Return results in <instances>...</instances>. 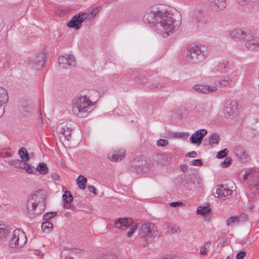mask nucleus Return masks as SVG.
Returning <instances> with one entry per match:
<instances>
[{
	"label": "nucleus",
	"instance_id": "obj_1",
	"mask_svg": "<svg viewBox=\"0 0 259 259\" xmlns=\"http://www.w3.org/2000/svg\"><path fill=\"white\" fill-rule=\"evenodd\" d=\"M146 19L149 23H155L156 29L160 33L166 37L178 28L179 24L171 17L169 13H163L162 11H154L149 10L146 15Z\"/></svg>",
	"mask_w": 259,
	"mask_h": 259
},
{
	"label": "nucleus",
	"instance_id": "obj_2",
	"mask_svg": "<svg viewBox=\"0 0 259 259\" xmlns=\"http://www.w3.org/2000/svg\"><path fill=\"white\" fill-rule=\"evenodd\" d=\"M46 199L42 195L33 194L28 198L27 202V210L29 215L41 213L46 207Z\"/></svg>",
	"mask_w": 259,
	"mask_h": 259
},
{
	"label": "nucleus",
	"instance_id": "obj_3",
	"mask_svg": "<svg viewBox=\"0 0 259 259\" xmlns=\"http://www.w3.org/2000/svg\"><path fill=\"white\" fill-rule=\"evenodd\" d=\"M92 103L87 96H77L73 99V112L79 117H85Z\"/></svg>",
	"mask_w": 259,
	"mask_h": 259
},
{
	"label": "nucleus",
	"instance_id": "obj_4",
	"mask_svg": "<svg viewBox=\"0 0 259 259\" xmlns=\"http://www.w3.org/2000/svg\"><path fill=\"white\" fill-rule=\"evenodd\" d=\"M157 228L155 224L150 222L142 225L139 230V235L145 241L157 235Z\"/></svg>",
	"mask_w": 259,
	"mask_h": 259
},
{
	"label": "nucleus",
	"instance_id": "obj_5",
	"mask_svg": "<svg viewBox=\"0 0 259 259\" xmlns=\"http://www.w3.org/2000/svg\"><path fill=\"white\" fill-rule=\"evenodd\" d=\"M27 241V237L24 231L20 229H15L13 236L9 241L11 247L21 248L24 246Z\"/></svg>",
	"mask_w": 259,
	"mask_h": 259
},
{
	"label": "nucleus",
	"instance_id": "obj_6",
	"mask_svg": "<svg viewBox=\"0 0 259 259\" xmlns=\"http://www.w3.org/2000/svg\"><path fill=\"white\" fill-rule=\"evenodd\" d=\"M187 56L190 61L194 63H200L205 58L199 46L191 47L188 50Z\"/></svg>",
	"mask_w": 259,
	"mask_h": 259
},
{
	"label": "nucleus",
	"instance_id": "obj_7",
	"mask_svg": "<svg viewBox=\"0 0 259 259\" xmlns=\"http://www.w3.org/2000/svg\"><path fill=\"white\" fill-rule=\"evenodd\" d=\"M88 17V14L86 13H79L74 15L72 18L67 23V26L68 27L74 28L79 29L82 22Z\"/></svg>",
	"mask_w": 259,
	"mask_h": 259
},
{
	"label": "nucleus",
	"instance_id": "obj_8",
	"mask_svg": "<svg viewBox=\"0 0 259 259\" xmlns=\"http://www.w3.org/2000/svg\"><path fill=\"white\" fill-rule=\"evenodd\" d=\"M244 180H250V185L254 186L256 189H259V171L253 168L246 170L244 175Z\"/></svg>",
	"mask_w": 259,
	"mask_h": 259
},
{
	"label": "nucleus",
	"instance_id": "obj_9",
	"mask_svg": "<svg viewBox=\"0 0 259 259\" xmlns=\"http://www.w3.org/2000/svg\"><path fill=\"white\" fill-rule=\"evenodd\" d=\"M58 62L60 67L63 69L74 67L76 65L75 58L72 55L59 57Z\"/></svg>",
	"mask_w": 259,
	"mask_h": 259
},
{
	"label": "nucleus",
	"instance_id": "obj_10",
	"mask_svg": "<svg viewBox=\"0 0 259 259\" xmlns=\"http://www.w3.org/2000/svg\"><path fill=\"white\" fill-rule=\"evenodd\" d=\"M238 104L235 100H228L224 104V112L229 115L236 116L238 112Z\"/></svg>",
	"mask_w": 259,
	"mask_h": 259
},
{
	"label": "nucleus",
	"instance_id": "obj_11",
	"mask_svg": "<svg viewBox=\"0 0 259 259\" xmlns=\"http://www.w3.org/2000/svg\"><path fill=\"white\" fill-rule=\"evenodd\" d=\"M44 64L45 58L42 54H38L32 57L28 62L30 67L36 68V69L42 68Z\"/></svg>",
	"mask_w": 259,
	"mask_h": 259
},
{
	"label": "nucleus",
	"instance_id": "obj_12",
	"mask_svg": "<svg viewBox=\"0 0 259 259\" xmlns=\"http://www.w3.org/2000/svg\"><path fill=\"white\" fill-rule=\"evenodd\" d=\"M57 131L60 135L61 140H69L71 136V130L68 125L64 123H60L57 126Z\"/></svg>",
	"mask_w": 259,
	"mask_h": 259
},
{
	"label": "nucleus",
	"instance_id": "obj_13",
	"mask_svg": "<svg viewBox=\"0 0 259 259\" xmlns=\"http://www.w3.org/2000/svg\"><path fill=\"white\" fill-rule=\"evenodd\" d=\"M207 133V132L205 129H201L197 131L190 137V141L191 143L198 145H200Z\"/></svg>",
	"mask_w": 259,
	"mask_h": 259
},
{
	"label": "nucleus",
	"instance_id": "obj_14",
	"mask_svg": "<svg viewBox=\"0 0 259 259\" xmlns=\"http://www.w3.org/2000/svg\"><path fill=\"white\" fill-rule=\"evenodd\" d=\"M232 192L231 189L225 187L223 185H218L216 187L215 193L217 195L216 197L222 200L228 199Z\"/></svg>",
	"mask_w": 259,
	"mask_h": 259
},
{
	"label": "nucleus",
	"instance_id": "obj_15",
	"mask_svg": "<svg viewBox=\"0 0 259 259\" xmlns=\"http://www.w3.org/2000/svg\"><path fill=\"white\" fill-rule=\"evenodd\" d=\"M245 45L249 51H257L259 50V38L254 37L249 35L246 40Z\"/></svg>",
	"mask_w": 259,
	"mask_h": 259
},
{
	"label": "nucleus",
	"instance_id": "obj_16",
	"mask_svg": "<svg viewBox=\"0 0 259 259\" xmlns=\"http://www.w3.org/2000/svg\"><path fill=\"white\" fill-rule=\"evenodd\" d=\"M249 35V34L247 33L242 29H234L230 33V36L232 39H235L238 40H246Z\"/></svg>",
	"mask_w": 259,
	"mask_h": 259
},
{
	"label": "nucleus",
	"instance_id": "obj_17",
	"mask_svg": "<svg viewBox=\"0 0 259 259\" xmlns=\"http://www.w3.org/2000/svg\"><path fill=\"white\" fill-rule=\"evenodd\" d=\"M209 7L214 12L222 11L226 7V0H209Z\"/></svg>",
	"mask_w": 259,
	"mask_h": 259
},
{
	"label": "nucleus",
	"instance_id": "obj_18",
	"mask_svg": "<svg viewBox=\"0 0 259 259\" xmlns=\"http://www.w3.org/2000/svg\"><path fill=\"white\" fill-rule=\"evenodd\" d=\"M134 221L130 218H119L115 221L114 227L116 228L122 229L124 227L127 228L132 226Z\"/></svg>",
	"mask_w": 259,
	"mask_h": 259
},
{
	"label": "nucleus",
	"instance_id": "obj_19",
	"mask_svg": "<svg viewBox=\"0 0 259 259\" xmlns=\"http://www.w3.org/2000/svg\"><path fill=\"white\" fill-rule=\"evenodd\" d=\"M193 89L199 93L203 94L214 93L217 91V88L214 86L202 84L194 85Z\"/></svg>",
	"mask_w": 259,
	"mask_h": 259
},
{
	"label": "nucleus",
	"instance_id": "obj_20",
	"mask_svg": "<svg viewBox=\"0 0 259 259\" xmlns=\"http://www.w3.org/2000/svg\"><path fill=\"white\" fill-rule=\"evenodd\" d=\"M125 156V151L123 149L119 150L113 151L110 152L108 157V158L112 161L116 162L120 161L124 158Z\"/></svg>",
	"mask_w": 259,
	"mask_h": 259
},
{
	"label": "nucleus",
	"instance_id": "obj_21",
	"mask_svg": "<svg viewBox=\"0 0 259 259\" xmlns=\"http://www.w3.org/2000/svg\"><path fill=\"white\" fill-rule=\"evenodd\" d=\"M9 99L8 94L7 90L0 87V108L2 111L0 112V117H2L4 112V108L3 107V104L6 103Z\"/></svg>",
	"mask_w": 259,
	"mask_h": 259
},
{
	"label": "nucleus",
	"instance_id": "obj_22",
	"mask_svg": "<svg viewBox=\"0 0 259 259\" xmlns=\"http://www.w3.org/2000/svg\"><path fill=\"white\" fill-rule=\"evenodd\" d=\"M11 231L9 227L3 222L0 221V239H5L8 237Z\"/></svg>",
	"mask_w": 259,
	"mask_h": 259
},
{
	"label": "nucleus",
	"instance_id": "obj_23",
	"mask_svg": "<svg viewBox=\"0 0 259 259\" xmlns=\"http://www.w3.org/2000/svg\"><path fill=\"white\" fill-rule=\"evenodd\" d=\"M64 202V207L65 208L69 209L70 208V202L73 199V196L69 191H66L62 196Z\"/></svg>",
	"mask_w": 259,
	"mask_h": 259
},
{
	"label": "nucleus",
	"instance_id": "obj_24",
	"mask_svg": "<svg viewBox=\"0 0 259 259\" xmlns=\"http://www.w3.org/2000/svg\"><path fill=\"white\" fill-rule=\"evenodd\" d=\"M234 152L236 156L239 159H244L247 158V154L246 153L244 148L241 146H238L235 148Z\"/></svg>",
	"mask_w": 259,
	"mask_h": 259
},
{
	"label": "nucleus",
	"instance_id": "obj_25",
	"mask_svg": "<svg viewBox=\"0 0 259 259\" xmlns=\"http://www.w3.org/2000/svg\"><path fill=\"white\" fill-rule=\"evenodd\" d=\"M18 153L23 161H28L29 160L30 157L26 148H21L18 151Z\"/></svg>",
	"mask_w": 259,
	"mask_h": 259
},
{
	"label": "nucleus",
	"instance_id": "obj_26",
	"mask_svg": "<svg viewBox=\"0 0 259 259\" xmlns=\"http://www.w3.org/2000/svg\"><path fill=\"white\" fill-rule=\"evenodd\" d=\"M22 160L16 159L15 160H10L9 162L10 165L15 166L16 168L23 169L25 165L26 164L25 162Z\"/></svg>",
	"mask_w": 259,
	"mask_h": 259
},
{
	"label": "nucleus",
	"instance_id": "obj_27",
	"mask_svg": "<svg viewBox=\"0 0 259 259\" xmlns=\"http://www.w3.org/2000/svg\"><path fill=\"white\" fill-rule=\"evenodd\" d=\"M229 62L227 60H223L220 62L217 70L221 73H225L227 71L228 67Z\"/></svg>",
	"mask_w": 259,
	"mask_h": 259
},
{
	"label": "nucleus",
	"instance_id": "obj_28",
	"mask_svg": "<svg viewBox=\"0 0 259 259\" xmlns=\"http://www.w3.org/2000/svg\"><path fill=\"white\" fill-rule=\"evenodd\" d=\"M87 182V178L82 175H79L76 180V183L79 188L82 190L85 188Z\"/></svg>",
	"mask_w": 259,
	"mask_h": 259
},
{
	"label": "nucleus",
	"instance_id": "obj_29",
	"mask_svg": "<svg viewBox=\"0 0 259 259\" xmlns=\"http://www.w3.org/2000/svg\"><path fill=\"white\" fill-rule=\"evenodd\" d=\"M36 170L42 175L47 174L49 171L47 165L46 163L44 162L39 163L36 168Z\"/></svg>",
	"mask_w": 259,
	"mask_h": 259
},
{
	"label": "nucleus",
	"instance_id": "obj_30",
	"mask_svg": "<svg viewBox=\"0 0 259 259\" xmlns=\"http://www.w3.org/2000/svg\"><path fill=\"white\" fill-rule=\"evenodd\" d=\"M220 141L219 136L217 133H213L209 137V144L210 145H213L214 144H218Z\"/></svg>",
	"mask_w": 259,
	"mask_h": 259
},
{
	"label": "nucleus",
	"instance_id": "obj_31",
	"mask_svg": "<svg viewBox=\"0 0 259 259\" xmlns=\"http://www.w3.org/2000/svg\"><path fill=\"white\" fill-rule=\"evenodd\" d=\"M210 209L207 206H198L197 209V213L198 214H205L208 213Z\"/></svg>",
	"mask_w": 259,
	"mask_h": 259
},
{
	"label": "nucleus",
	"instance_id": "obj_32",
	"mask_svg": "<svg viewBox=\"0 0 259 259\" xmlns=\"http://www.w3.org/2000/svg\"><path fill=\"white\" fill-rule=\"evenodd\" d=\"M53 227V224L50 222H45L41 224V228L44 232H49Z\"/></svg>",
	"mask_w": 259,
	"mask_h": 259
},
{
	"label": "nucleus",
	"instance_id": "obj_33",
	"mask_svg": "<svg viewBox=\"0 0 259 259\" xmlns=\"http://www.w3.org/2000/svg\"><path fill=\"white\" fill-rule=\"evenodd\" d=\"M101 9L102 8L101 7H97L94 8L89 14H88L89 19H93Z\"/></svg>",
	"mask_w": 259,
	"mask_h": 259
},
{
	"label": "nucleus",
	"instance_id": "obj_34",
	"mask_svg": "<svg viewBox=\"0 0 259 259\" xmlns=\"http://www.w3.org/2000/svg\"><path fill=\"white\" fill-rule=\"evenodd\" d=\"M239 219L237 218V216H234L230 217L227 221H226V225L227 226H229L230 225L235 223H238V220Z\"/></svg>",
	"mask_w": 259,
	"mask_h": 259
},
{
	"label": "nucleus",
	"instance_id": "obj_35",
	"mask_svg": "<svg viewBox=\"0 0 259 259\" xmlns=\"http://www.w3.org/2000/svg\"><path fill=\"white\" fill-rule=\"evenodd\" d=\"M26 164L25 165L23 169H25L27 171V172L29 174H33L36 171V168L32 166V165L27 163H26Z\"/></svg>",
	"mask_w": 259,
	"mask_h": 259
},
{
	"label": "nucleus",
	"instance_id": "obj_36",
	"mask_svg": "<svg viewBox=\"0 0 259 259\" xmlns=\"http://www.w3.org/2000/svg\"><path fill=\"white\" fill-rule=\"evenodd\" d=\"M232 163V159L230 157H226L224 161L222 162L221 165L223 167H227Z\"/></svg>",
	"mask_w": 259,
	"mask_h": 259
},
{
	"label": "nucleus",
	"instance_id": "obj_37",
	"mask_svg": "<svg viewBox=\"0 0 259 259\" xmlns=\"http://www.w3.org/2000/svg\"><path fill=\"white\" fill-rule=\"evenodd\" d=\"M228 153V150L227 148H225L220 151H219L217 155L218 158H223L227 156Z\"/></svg>",
	"mask_w": 259,
	"mask_h": 259
},
{
	"label": "nucleus",
	"instance_id": "obj_38",
	"mask_svg": "<svg viewBox=\"0 0 259 259\" xmlns=\"http://www.w3.org/2000/svg\"><path fill=\"white\" fill-rule=\"evenodd\" d=\"M57 215L56 212H47L44 215V219L45 220H49L52 218L55 217Z\"/></svg>",
	"mask_w": 259,
	"mask_h": 259
},
{
	"label": "nucleus",
	"instance_id": "obj_39",
	"mask_svg": "<svg viewBox=\"0 0 259 259\" xmlns=\"http://www.w3.org/2000/svg\"><path fill=\"white\" fill-rule=\"evenodd\" d=\"M97 259H117V258L113 254H106L100 255Z\"/></svg>",
	"mask_w": 259,
	"mask_h": 259
},
{
	"label": "nucleus",
	"instance_id": "obj_40",
	"mask_svg": "<svg viewBox=\"0 0 259 259\" xmlns=\"http://www.w3.org/2000/svg\"><path fill=\"white\" fill-rule=\"evenodd\" d=\"M132 227L131 228V230L127 233V236L128 238L131 237L134 233L135 232V231L137 230L138 228V225L137 224L134 225L133 226H132Z\"/></svg>",
	"mask_w": 259,
	"mask_h": 259
},
{
	"label": "nucleus",
	"instance_id": "obj_41",
	"mask_svg": "<svg viewBox=\"0 0 259 259\" xmlns=\"http://www.w3.org/2000/svg\"><path fill=\"white\" fill-rule=\"evenodd\" d=\"M190 164L191 165H194V166H200L202 165L203 163H202L201 159H194V160H192V161H191L190 162Z\"/></svg>",
	"mask_w": 259,
	"mask_h": 259
},
{
	"label": "nucleus",
	"instance_id": "obj_42",
	"mask_svg": "<svg viewBox=\"0 0 259 259\" xmlns=\"http://www.w3.org/2000/svg\"><path fill=\"white\" fill-rule=\"evenodd\" d=\"M168 144V141L165 139H159L157 142V145L159 147H164Z\"/></svg>",
	"mask_w": 259,
	"mask_h": 259
},
{
	"label": "nucleus",
	"instance_id": "obj_43",
	"mask_svg": "<svg viewBox=\"0 0 259 259\" xmlns=\"http://www.w3.org/2000/svg\"><path fill=\"white\" fill-rule=\"evenodd\" d=\"M230 80L228 79H223L219 81V84L221 87H226L230 84Z\"/></svg>",
	"mask_w": 259,
	"mask_h": 259
},
{
	"label": "nucleus",
	"instance_id": "obj_44",
	"mask_svg": "<svg viewBox=\"0 0 259 259\" xmlns=\"http://www.w3.org/2000/svg\"><path fill=\"white\" fill-rule=\"evenodd\" d=\"M239 219L238 220L239 222H245L247 220V215L245 213H242L239 216L237 217Z\"/></svg>",
	"mask_w": 259,
	"mask_h": 259
},
{
	"label": "nucleus",
	"instance_id": "obj_45",
	"mask_svg": "<svg viewBox=\"0 0 259 259\" xmlns=\"http://www.w3.org/2000/svg\"><path fill=\"white\" fill-rule=\"evenodd\" d=\"M246 253L244 251L238 252L236 256V259H243L246 255Z\"/></svg>",
	"mask_w": 259,
	"mask_h": 259
},
{
	"label": "nucleus",
	"instance_id": "obj_46",
	"mask_svg": "<svg viewBox=\"0 0 259 259\" xmlns=\"http://www.w3.org/2000/svg\"><path fill=\"white\" fill-rule=\"evenodd\" d=\"M137 160L136 159H135L131 164V166L132 167H135V169H136L137 171H139V169H141V167L139 165H137L136 164V163L137 162Z\"/></svg>",
	"mask_w": 259,
	"mask_h": 259
},
{
	"label": "nucleus",
	"instance_id": "obj_47",
	"mask_svg": "<svg viewBox=\"0 0 259 259\" xmlns=\"http://www.w3.org/2000/svg\"><path fill=\"white\" fill-rule=\"evenodd\" d=\"M207 251V248L205 246V245H204L201 247L200 250V253L201 255H205Z\"/></svg>",
	"mask_w": 259,
	"mask_h": 259
},
{
	"label": "nucleus",
	"instance_id": "obj_48",
	"mask_svg": "<svg viewBox=\"0 0 259 259\" xmlns=\"http://www.w3.org/2000/svg\"><path fill=\"white\" fill-rule=\"evenodd\" d=\"M183 205V202H171L170 204V206H171V207H177V206H181V205Z\"/></svg>",
	"mask_w": 259,
	"mask_h": 259
},
{
	"label": "nucleus",
	"instance_id": "obj_49",
	"mask_svg": "<svg viewBox=\"0 0 259 259\" xmlns=\"http://www.w3.org/2000/svg\"><path fill=\"white\" fill-rule=\"evenodd\" d=\"M88 188L89 189V191L92 192L94 194H97L96 190L95 187L93 186H88Z\"/></svg>",
	"mask_w": 259,
	"mask_h": 259
},
{
	"label": "nucleus",
	"instance_id": "obj_50",
	"mask_svg": "<svg viewBox=\"0 0 259 259\" xmlns=\"http://www.w3.org/2000/svg\"><path fill=\"white\" fill-rule=\"evenodd\" d=\"M187 156L190 157H195L197 156V153L195 151H192L187 154Z\"/></svg>",
	"mask_w": 259,
	"mask_h": 259
},
{
	"label": "nucleus",
	"instance_id": "obj_51",
	"mask_svg": "<svg viewBox=\"0 0 259 259\" xmlns=\"http://www.w3.org/2000/svg\"><path fill=\"white\" fill-rule=\"evenodd\" d=\"M237 1L240 5H244L249 2V0H237Z\"/></svg>",
	"mask_w": 259,
	"mask_h": 259
},
{
	"label": "nucleus",
	"instance_id": "obj_52",
	"mask_svg": "<svg viewBox=\"0 0 259 259\" xmlns=\"http://www.w3.org/2000/svg\"><path fill=\"white\" fill-rule=\"evenodd\" d=\"M59 176L58 174H56L55 173H53L52 174V178L54 180L57 181L59 179Z\"/></svg>",
	"mask_w": 259,
	"mask_h": 259
},
{
	"label": "nucleus",
	"instance_id": "obj_53",
	"mask_svg": "<svg viewBox=\"0 0 259 259\" xmlns=\"http://www.w3.org/2000/svg\"><path fill=\"white\" fill-rule=\"evenodd\" d=\"M197 183L198 185V187L201 188L203 186V184L201 180L197 179Z\"/></svg>",
	"mask_w": 259,
	"mask_h": 259
},
{
	"label": "nucleus",
	"instance_id": "obj_54",
	"mask_svg": "<svg viewBox=\"0 0 259 259\" xmlns=\"http://www.w3.org/2000/svg\"><path fill=\"white\" fill-rule=\"evenodd\" d=\"M164 85V84L162 83H159L158 84H156V85L155 86V88L156 89H161L163 87V86Z\"/></svg>",
	"mask_w": 259,
	"mask_h": 259
},
{
	"label": "nucleus",
	"instance_id": "obj_55",
	"mask_svg": "<svg viewBox=\"0 0 259 259\" xmlns=\"http://www.w3.org/2000/svg\"><path fill=\"white\" fill-rule=\"evenodd\" d=\"M179 230V228H172L171 229V232L172 233H176L178 232V230Z\"/></svg>",
	"mask_w": 259,
	"mask_h": 259
},
{
	"label": "nucleus",
	"instance_id": "obj_56",
	"mask_svg": "<svg viewBox=\"0 0 259 259\" xmlns=\"http://www.w3.org/2000/svg\"><path fill=\"white\" fill-rule=\"evenodd\" d=\"M157 259H170V256H167L163 257H159Z\"/></svg>",
	"mask_w": 259,
	"mask_h": 259
},
{
	"label": "nucleus",
	"instance_id": "obj_57",
	"mask_svg": "<svg viewBox=\"0 0 259 259\" xmlns=\"http://www.w3.org/2000/svg\"><path fill=\"white\" fill-rule=\"evenodd\" d=\"M6 156H8V157H12V155L11 153L10 152H7L6 153Z\"/></svg>",
	"mask_w": 259,
	"mask_h": 259
},
{
	"label": "nucleus",
	"instance_id": "obj_58",
	"mask_svg": "<svg viewBox=\"0 0 259 259\" xmlns=\"http://www.w3.org/2000/svg\"><path fill=\"white\" fill-rule=\"evenodd\" d=\"M35 253L37 255H40V256L42 255V254H41V252H40V251H38V250L36 251H35Z\"/></svg>",
	"mask_w": 259,
	"mask_h": 259
},
{
	"label": "nucleus",
	"instance_id": "obj_59",
	"mask_svg": "<svg viewBox=\"0 0 259 259\" xmlns=\"http://www.w3.org/2000/svg\"><path fill=\"white\" fill-rule=\"evenodd\" d=\"M253 207L254 206L252 204H250L248 206L247 208L248 209L251 210L252 208H253Z\"/></svg>",
	"mask_w": 259,
	"mask_h": 259
},
{
	"label": "nucleus",
	"instance_id": "obj_60",
	"mask_svg": "<svg viewBox=\"0 0 259 259\" xmlns=\"http://www.w3.org/2000/svg\"><path fill=\"white\" fill-rule=\"evenodd\" d=\"M187 170V167L186 166H184L182 167V171H185Z\"/></svg>",
	"mask_w": 259,
	"mask_h": 259
},
{
	"label": "nucleus",
	"instance_id": "obj_61",
	"mask_svg": "<svg viewBox=\"0 0 259 259\" xmlns=\"http://www.w3.org/2000/svg\"><path fill=\"white\" fill-rule=\"evenodd\" d=\"M150 88L151 89H156V88H155V86L154 85H151L150 86Z\"/></svg>",
	"mask_w": 259,
	"mask_h": 259
},
{
	"label": "nucleus",
	"instance_id": "obj_62",
	"mask_svg": "<svg viewBox=\"0 0 259 259\" xmlns=\"http://www.w3.org/2000/svg\"><path fill=\"white\" fill-rule=\"evenodd\" d=\"M65 259H74V258L72 257H66Z\"/></svg>",
	"mask_w": 259,
	"mask_h": 259
},
{
	"label": "nucleus",
	"instance_id": "obj_63",
	"mask_svg": "<svg viewBox=\"0 0 259 259\" xmlns=\"http://www.w3.org/2000/svg\"><path fill=\"white\" fill-rule=\"evenodd\" d=\"M227 259H231L230 258L227 257Z\"/></svg>",
	"mask_w": 259,
	"mask_h": 259
}]
</instances>
